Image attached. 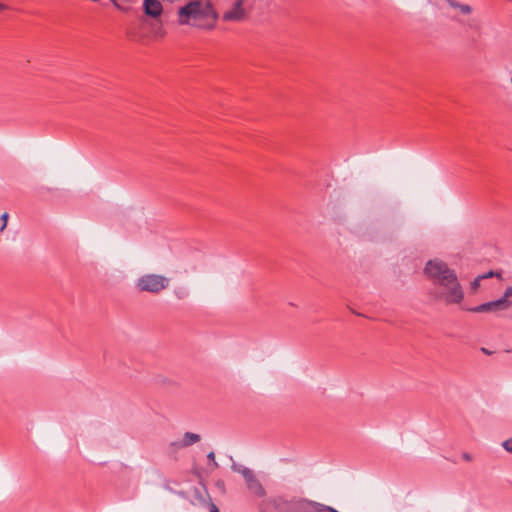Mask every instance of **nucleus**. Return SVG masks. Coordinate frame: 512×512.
I'll use <instances>...</instances> for the list:
<instances>
[{
  "instance_id": "19",
  "label": "nucleus",
  "mask_w": 512,
  "mask_h": 512,
  "mask_svg": "<svg viewBox=\"0 0 512 512\" xmlns=\"http://www.w3.org/2000/svg\"><path fill=\"white\" fill-rule=\"evenodd\" d=\"M457 4H458L457 2H452V1L450 2V5H451L452 7H454V8H457Z\"/></svg>"
},
{
  "instance_id": "6",
  "label": "nucleus",
  "mask_w": 512,
  "mask_h": 512,
  "mask_svg": "<svg viewBox=\"0 0 512 512\" xmlns=\"http://www.w3.org/2000/svg\"><path fill=\"white\" fill-rule=\"evenodd\" d=\"M510 305L511 302L509 300H506L505 298H500L498 300L487 302L476 307L470 308L469 311L474 313L495 312L498 310H505L509 308Z\"/></svg>"
},
{
  "instance_id": "10",
  "label": "nucleus",
  "mask_w": 512,
  "mask_h": 512,
  "mask_svg": "<svg viewBox=\"0 0 512 512\" xmlns=\"http://www.w3.org/2000/svg\"><path fill=\"white\" fill-rule=\"evenodd\" d=\"M457 8L463 14H470L472 12V7L467 4H457Z\"/></svg>"
},
{
  "instance_id": "13",
  "label": "nucleus",
  "mask_w": 512,
  "mask_h": 512,
  "mask_svg": "<svg viewBox=\"0 0 512 512\" xmlns=\"http://www.w3.org/2000/svg\"><path fill=\"white\" fill-rule=\"evenodd\" d=\"M503 447L506 451L512 453V437L503 442Z\"/></svg>"
},
{
  "instance_id": "9",
  "label": "nucleus",
  "mask_w": 512,
  "mask_h": 512,
  "mask_svg": "<svg viewBox=\"0 0 512 512\" xmlns=\"http://www.w3.org/2000/svg\"><path fill=\"white\" fill-rule=\"evenodd\" d=\"M483 280V277H481L480 275L477 276L471 283V290L473 292L477 291V289L479 288L480 286V283L481 281Z\"/></svg>"
},
{
  "instance_id": "5",
  "label": "nucleus",
  "mask_w": 512,
  "mask_h": 512,
  "mask_svg": "<svg viewBox=\"0 0 512 512\" xmlns=\"http://www.w3.org/2000/svg\"><path fill=\"white\" fill-rule=\"evenodd\" d=\"M245 0H235L231 7L228 8L222 16L223 21L225 22H240L243 21L247 12L244 8Z\"/></svg>"
},
{
  "instance_id": "20",
  "label": "nucleus",
  "mask_w": 512,
  "mask_h": 512,
  "mask_svg": "<svg viewBox=\"0 0 512 512\" xmlns=\"http://www.w3.org/2000/svg\"><path fill=\"white\" fill-rule=\"evenodd\" d=\"M5 9V5L0 3V11L4 10Z\"/></svg>"
},
{
  "instance_id": "4",
  "label": "nucleus",
  "mask_w": 512,
  "mask_h": 512,
  "mask_svg": "<svg viewBox=\"0 0 512 512\" xmlns=\"http://www.w3.org/2000/svg\"><path fill=\"white\" fill-rule=\"evenodd\" d=\"M232 470L243 477L246 488L252 496L256 498H264L266 496L263 484L252 469L234 464L232 465Z\"/></svg>"
},
{
  "instance_id": "14",
  "label": "nucleus",
  "mask_w": 512,
  "mask_h": 512,
  "mask_svg": "<svg viewBox=\"0 0 512 512\" xmlns=\"http://www.w3.org/2000/svg\"><path fill=\"white\" fill-rule=\"evenodd\" d=\"M481 277H483V279H487V278H490V277H493V276H497V277H500V273H496V272H493V271H489L485 274H482L480 275Z\"/></svg>"
},
{
  "instance_id": "15",
  "label": "nucleus",
  "mask_w": 512,
  "mask_h": 512,
  "mask_svg": "<svg viewBox=\"0 0 512 512\" xmlns=\"http://www.w3.org/2000/svg\"><path fill=\"white\" fill-rule=\"evenodd\" d=\"M512 296V287H509L505 290V293L503 295L502 298H505L506 300H508V298Z\"/></svg>"
},
{
  "instance_id": "3",
  "label": "nucleus",
  "mask_w": 512,
  "mask_h": 512,
  "mask_svg": "<svg viewBox=\"0 0 512 512\" xmlns=\"http://www.w3.org/2000/svg\"><path fill=\"white\" fill-rule=\"evenodd\" d=\"M169 283V278L160 274L149 273L139 277L135 283V287L139 292L158 294L167 289Z\"/></svg>"
},
{
  "instance_id": "16",
  "label": "nucleus",
  "mask_w": 512,
  "mask_h": 512,
  "mask_svg": "<svg viewBox=\"0 0 512 512\" xmlns=\"http://www.w3.org/2000/svg\"><path fill=\"white\" fill-rule=\"evenodd\" d=\"M210 512H219L217 506L213 503L210 505Z\"/></svg>"
},
{
  "instance_id": "18",
  "label": "nucleus",
  "mask_w": 512,
  "mask_h": 512,
  "mask_svg": "<svg viewBox=\"0 0 512 512\" xmlns=\"http://www.w3.org/2000/svg\"><path fill=\"white\" fill-rule=\"evenodd\" d=\"M481 350H482V352H483V353H485V354H487V355H490V354H491V352H490V351H488L486 348H482Z\"/></svg>"
},
{
  "instance_id": "21",
  "label": "nucleus",
  "mask_w": 512,
  "mask_h": 512,
  "mask_svg": "<svg viewBox=\"0 0 512 512\" xmlns=\"http://www.w3.org/2000/svg\"><path fill=\"white\" fill-rule=\"evenodd\" d=\"M116 4V0H112Z\"/></svg>"
},
{
  "instance_id": "12",
  "label": "nucleus",
  "mask_w": 512,
  "mask_h": 512,
  "mask_svg": "<svg viewBox=\"0 0 512 512\" xmlns=\"http://www.w3.org/2000/svg\"><path fill=\"white\" fill-rule=\"evenodd\" d=\"M207 458L212 462V469H217L218 463L215 460V453L213 451L209 452Z\"/></svg>"
},
{
  "instance_id": "11",
  "label": "nucleus",
  "mask_w": 512,
  "mask_h": 512,
  "mask_svg": "<svg viewBox=\"0 0 512 512\" xmlns=\"http://www.w3.org/2000/svg\"><path fill=\"white\" fill-rule=\"evenodd\" d=\"M8 218H9V215H8L7 212H5V213H3L1 215L2 226L0 227V232L4 231V229L6 228L7 222H8Z\"/></svg>"
},
{
  "instance_id": "1",
  "label": "nucleus",
  "mask_w": 512,
  "mask_h": 512,
  "mask_svg": "<svg viewBox=\"0 0 512 512\" xmlns=\"http://www.w3.org/2000/svg\"><path fill=\"white\" fill-rule=\"evenodd\" d=\"M427 277L432 281L433 296L446 304H459L464 298L463 288L456 272L441 260H430L424 269Z\"/></svg>"
},
{
  "instance_id": "7",
  "label": "nucleus",
  "mask_w": 512,
  "mask_h": 512,
  "mask_svg": "<svg viewBox=\"0 0 512 512\" xmlns=\"http://www.w3.org/2000/svg\"><path fill=\"white\" fill-rule=\"evenodd\" d=\"M199 441H200V436L198 434L192 433V432H186L183 435V438L181 441L170 443V447L173 449L184 448V447L191 446Z\"/></svg>"
},
{
  "instance_id": "17",
  "label": "nucleus",
  "mask_w": 512,
  "mask_h": 512,
  "mask_svg": "<svg viewBox=\"0 0 512 512\" xmlns=\"http://www.w3.org/2000/svg\"><path fill=\"white\" fill-rule=\"evenodd\" d=\"M463 458L467 461H470L471 460V456L467 453L463 454Z\"/></svg>"
},
{
  "instance_id": "2",
  "label": "nucleus",
  "mask_w": 512,
  "mask_h": 512,
  "mask_svg": "<svg viewBox=\"0 0 512 512\" xmlns=\"http://www.w3.org/2000/svg\"><path fill=\"white\" fill-rule=\"evenodd\" d=\"M178 17L181 25L211 30L218 16L210 0H192L179 9Z\"/></svg>"
},
{
  "instance_id": "8",
  "label": "nucleus",
  "mask_w": 512,
  "mask_h": 512,
  "mask_svg": "<svg viewBox=\"0 0 512 512\" xmlns=\"http://www.w3.org/2000/svg\"><path fill=\"white\" fill-rule=\"evenodd\" d=\"M144 11L151 17H158L162 13V4L158 0H144Z\"/></svg>"
}]
</instances>
